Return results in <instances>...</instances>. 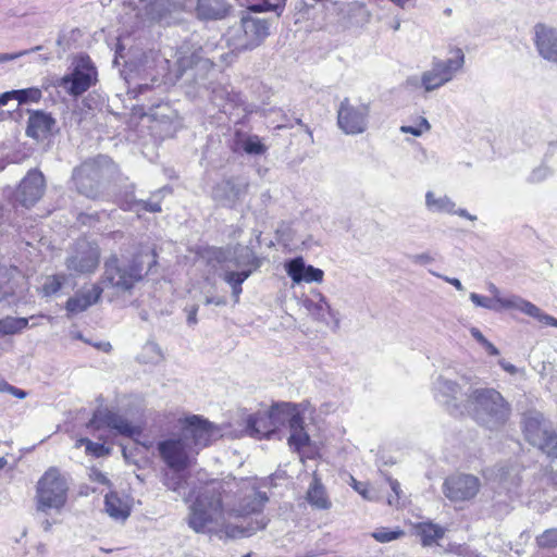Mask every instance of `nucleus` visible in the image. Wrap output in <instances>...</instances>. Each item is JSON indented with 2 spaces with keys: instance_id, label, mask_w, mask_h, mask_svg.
I'll return each mask as SVG.
<instances>
[{
  "instance_id": "obj_52",
  "label": "nucleus",
  "mask_w": 557,
  "mask_h": 557,
  "mask_svg": "<svg viewBox=\"0 0 557 557\" xmlns=\"http://www.w3.org/2000/svg\"><path fill=\"white\" fill-rule=\"evenodd\" d=\"M535 312L528 313L529 317L536 319L539 322L557 327V319L543 312L537 306L534 305Z\"/></svg>"
},
{
  "instance_id": "obj_17",
  "label": "nucleus",
  "mask_w": 557,
  "mask_h": 557,
  "mask_svg": "<svg viewBox=\"0 0 557 557\" xmlns=\"http://www.w3.org/2000/svg\"><path fill=\"white\" fill-rule=\"evenodd\" d=\"M434 397L443 404L451 414H463V404L467 398L459 385L440 375L433 383Z\"/></svg>"
},
{
  "instance_id": "obj_24",
  "label": "nucleus",
  "mask_w": 557,
  "mask_h": 557,
  "mask_svg": "<svg viewBox=\"0 0 557 557\" xmlns=\"http://www.w3.org/2000/svg\"><path fill=\"white\" fill-rule=\"evenodd\" d=\"M287 275L295 284L305 283H321L323 281L324 272L313 265L306 264L301 257L288 260L285 263Z\"/></svg>"
},
{
  "instance_id": "obj_37",
  "label": "nucleus",
  "mask_w": 557,
  "mask_h": 557,
  "mask_svg": "<svg viewBox=\"0 0 557 557\" xmlns=\"http://www.w3.org/2000/svg\"><path fill=\"white\" fill-rule=\"evenodd\" d=\"M234 265L239 269H245L246 267H252L251 270H256L260 267V261L256 257L252 249L247 246H238L234 251Z\"/></svg>"
},
{
  "instance_id": "obj_53",
  "label": "nucleus",
  "mask_w": 557,
  "mask_h": 557,
  "mask_svg": "<svg viewBox=\"0 0 557 557\" xmlns=\"http://www.w3.org/2000/svg\"><path fill=\"white\" fill-rule=\"evenodd\" d=\"M0 393H9V394H11L14 397H17L20 399L25 398L26 395H27V393L25 391L20 389L17 387L9 384L4 380H0Z\"/></svg>"
},
{
  "instance_id": "obj_49",
  "label": "nucleus",
  "mask_w": 557,
  "mask_h": 557,
  "mask_svg": "<svg viewBox=\"0 0 557 557\" xmlns=\"http://www.w3.org/2000/svg\"><path fill=\"white\" fill-rule=\"evenodd\" d=\"M469 297H470V300L476 307H481V308L493 310V311L502 310L499 305L497 302H495L493 298H487V297L481 296L476 293H471Z\"/></svg>"
},
{
  "instance_id": "obj_60",
  "label": "nucleus",
  "mask_w": 557,
  "mask_h": 557,
  "mask_svg": "<svg viewBox=\"0 0 557 557\" xmlns=\"http://www.w3.org/2000/svg\"><path fill=\"white\" fill-rule=\"evenodd\" d=\"M445 282L451 284L457 290H463L465 287L462 285V283L460 282V280L456 278V277H448V276H441Z\"/></svg>"
},
{
  "instance_id": "obj_21",
  "label": "nucleus",
  "mask_w": 557,
  "mask_h": 557,
  "mask_svg": "<svg viewBox=\"0 0 557 557\" xmlns=\"http://www.w3.org/2000/svg\"><path fill=\"white\" fill-rule=\"evenodd\" d=\"M334 10L338 16V23L344 27H362L370 23L371 11L363 2L352 1L347 3H334Z\"/></svg>"
},
{
  "instance_id": "obj_58",
  "label": "nucleus",
  "mask_w": 557,
  "mask_h": 557,
  "mask_svg": "<svg viewBox=\"0 0 557 557\" xmlns=\"http://www.w3.org/2000/svg\"><path fill=\"white\" fill-rule=\"evenodd\" d=\"M185 311L187 312V323L189 325L197 324V312H198V306H191L190 308H185Z\"/></svg>"
},
{
  "instance_id": "obj_25",
  "label": "nucleus",
  "mask_w": 557,
  "mask_h": 557,
  "mask_svg": "<svg viewBox=\"0 0 557 557\" xmlns=\"http://www.w3.org/2000/svg\"><path fill=\"white\" fill-rule=\"evenodd\" d=\"M268 412L276 431L281 426H287L289 429L298 424V421L302 418L298 406L292 403L273 405Z\"/></svg>"
},
{
  "instance_id": "obj_32",
  "label": "nucleus",
  "mask_w": 557,
  "mask_h": 557,
  "mask_svg": "<svg viewBox=\"0 0 557 557\" xmlns=\"http://www.w3.org/2000/svg\"><path fill=\"white\" fill-rule=\"evenodd\" d=\"M417 534L421 537L423 546H432L443 539L445 529L432 522H421L416 525Z\"/></svg>"
},
{
  "instance_id": "obj_4",
  "label": "nucleus",
  "mask_w": 557,
  "mask_h": 557,
  "mask_svg": "<svg viewBox=\"0 0 557 557\" xmlns=\"http://www.w3.org/2000/svg\"><path fill=\"white\" fill-rule=\"evenodd\" d=\"M463 414L488 430H498L509 419L510 406L494 388H468Z\"/></svg>"
},
{
  "instance_id": "obj_57",
  "label": "nucleus",
  "mask_w": 557,
  "mask_h": 557,
  "mask_svg": "<svg viewBox=\"0 0 557 557\" xmlns=\"http://www.w3.org/2000/svg\"><path fill=\"white\" fill-rule=\"evenodd\" d=\"M409 259L417 264H428L433 262V257H431L429 253H418V255H411L409 256Z\"/></svg>"
},
{
  "instance_id": "obj_8",
  "label": "nucleus",
  "mask_w": 557,
  "mask_h": 557,
  "mask_svg": "<svg viewBox=\"0 0 557 557\" xmlns=\"http://www.w3.org/2000/svg\"><path fill=\"white\" fill-rule=\"evenodd\" d=\"M100 262V248L85 238L77 239L66 252L64 265L71 276L95 273Z\"/></svg>"
},
{
  "instance_id": "obj_43",
  "label": "nucleus",
  "mask_w": 557,
  "mask_h": 557,
  "mask_svg": "<svg viewBox=\"0 0 557 557\" xmlns=\"http://www.w3.org/2000/svg\"><path fill=\"white\" fill-rule=\"evenodd\" d=\"M251 274V269H242L240 271L225 270L222 278L230 286H235L242 285Z\"/></svg>"
},
{
  "instance_id": "obj_35",
  "label": "nucleus",
  "mask_w": 557,
  "mask_h": 557,
  "mask_svg": "<svg viewBox=\"0 0 557 557\" xmlns=\"http://www.w3.org/2000/svg\"><path fill=\"white\" fill-rule=\"evenodd\" d=\"M104 509L106 512L115 520L124 521L129 516L128 506L114 493L106 496Z\"/></svg>"
},
{
  "instance_id": "obj_26",
  "label": "nucleus",
  "mask_w": 557,
  "mask_h": 557,
  "mask_svg": "<svg viewBox=\"0 0 557 557\" xmlns=\"http://www.w3.org/2000/svg\"><path fill=\"white\" fill-rule=\"evenodd\" d=\"M55 125V120L45 111H33L29 114L26 135L37 140L47 138Z\"/></svg>"
},
{
  "instance_id": "obj_48",
  "label": "nucleus",
  "mask_w": 557,
  "mask_h": 557,
  "mask_svg": "<svg viewBox=\"0 0 557 557\" xmlns=\"http://www.w3.org/2000/svg\"><path fill=\"white\" fill-rule=\"evenodd\" d=\"M403 535H404L403 530L391 531L386 528L377 529L376 531H374L372 533V537L380 543H388V542L399 539Z\"/></svg>"
},
{
  "instance_id": "obj_3",
  "label": "nucleus",
  "mask_w": 557,
  "mask_h": 557,
  "mask_svg": "<svg viewBox=\"0 0 557 557\" xmlns=\"http://www.w3.org/2000/svg\"><path fill=\"white\" fill-rule=\"evenodd\" d=\"M156 262V253L149 247L140 250L127 262L112 255L104 261L101 276L102 289L112 288L116 293L129 292Z\"/></svg>"
},
{
  "instance_id": "obj_19",
  "label": "nucleus",
  "mask_w": 557,
  "mask_h": 557,
  "mask_svg": "<svg viewBox=\"0 0 557 557\" xmlns=\"http://www.w3.org/2000/svg\"><path fill=\"white\" fill-rule=\"evenodd\" d=\"M147 115L154 123L151 127L159 131L161 137L172 136L182 125L177 111L168 102L151 106Z\"/></svg>"
},
{
  "instance_id": "obj_6",
  "label": "nucleus",
  "mask_w": 557,
  "mask_h": 557,
  "mask_svg": "<svg viewBox=\"0 0 557 557\" xmlns=\"http://www.w3.org/2000/svg\"><path fill=\"white\" fill-rule=\"evenodd\" d=\"M111 160L104 156L83 162L73 170L72 180L76 190L90 199H96L101 194V186L109 172Z\"/></svg>"
},
{
  "instance_id": "obj_42",
  "label": "nucleus",
  "mask_w": 557,
  "mask_h": 557,
  "mask_svg": "<svg viewBox=\"0 0 557 557\" xmlns=\"http://www.w3.org/2000/svg\"><path fill=\"white\" fill-rule=\"evenodd\" d=\"M14 92V100L18 102V104L28 103V102H38L41 97L42 92L37 87H30L25 89H15Z\"/></svg>"
},
{
  "instance_id": "obj_33",
  "label": "nucleus",
  "mask_w": 557,
  "mask_h": 557,
  "mask_svg": "<svg viewBox=\"0 0 557 557\" xmlns=\"http://www.w3.org/2000/svg\"><path fill=\"white\" fill-rule=\"evenodd\" d=\"M308 503L318 509H329L331 502L329 500L325 488L318 478H314L307 492Z\"/></svg>"
},
{
  "instance_id": "obj_14",
  "label": "nucleus",
  "mask_w": 557,
  "mask_h": 557,
  "mask_svg": "<svg viewBox=\"0 0 557 557\" xmlns=\"http://www.w3.org/2000/svg\"><path fill=\"white\" fill-rule=\"evenodd\" d=\"M97 81V70L89 57H79L75 62L73 72L60 78L58 86L69 95L77 97L83 95Z\"/></svg>"
},
{
  "instance_id": "obj_62",
  "label": "nucleus",
  "mask_w": 557,
  "mask_h": 557,
  "mask_svg": "<svg viewBox=\"0 0 557 557\" xmlns=\"http://www.w3.org/2000/svg\"><path fill=\"white\" fill-rule=\"evenodd\" d=\"M482 346L486 349V351L492 355V356H498L499 355V350L490 342V341H485Z\"/></svg>"
},
{
  "instance_id": "obj_36",
  "label": "nucleus",
  "mask_w": 557,
  "mask_h": 557,
  "mask_svg": "<svg viewBox=\"0 0 557 557\" xmlns=\"http://www.w3.org/2000/svg\"><path fill=\"white\" fill-rule=\"evenodd\" d=\"M496 478L499 484L510 492L520 484V469L516 466H502L497 470Z\"/></svg>"
},
{
  "instance_id": "obj_31",
  "label": "nucleus",
  "mask_w": 557,
  "mask_h": 557,
  "mask_svg": "<svg viewBox=\"0 0 557 557\" xmlns=\"http://www.w3.org/2000/svg\"><path fill=\"white\" fill-rule=\"evenodd\" d=\"M17 276L16 268L0 264V301L14 295Z\"/></svg>"
},
{
  "instance_id": "obj_34",
  "label": "nucleus",
  "mask_w": 557,
  "mask_h": 557,
  "mask_svg": "<svg viewBox=\"0 0 557 557\" xmlns=\"http://www.w3.org/2000/svg\"><path fill=\"white\" fill-rule=\"evenodd\" d=\"M426 208L436 213H455L456 203L448 196H436L433 191L425 194Z\"/></svg>"
},
{
  "instance_id": "obj_12",
  "label": "nucleus",
  "mask_w": 557,
  "mask_h": 557,
  "mask_svg": "<svg viewBox=\"0 0 557 557\" xmlns=\"http://www.w3.org/2000/svg\"><path fill=\"white\" fill-rule=\"evenodd\" d=\"M157 449L163 462L174 472L188 469L191 466L194 455H196L181 433L160 441Z\"/></svg>"
},
{
  "instance_id": "obj_44",
  "label": "nucleus",
  "mask_w": 557,
  "mask_h": 557,
  "mask_svg": "<svg viewBox=\"0 0 557 557\" xmlns=\"http://www.w3.org/2000/svg\"><path fill=\"white\" fill-rule=\"evenodd\" d=\"M536 545L543 549L557 548V528L545 530L536 536Z\"/></svg>"
},
{
  "instance_id": "obj_41",
  "label": "nucleus",
  "mask_w": 557,
  "mask_h": 557,
  "mask_svg": "<svg viewBox=\"0 0 557 557\" xmlns=\"http://www.w3.org/2000/svg\"><path fill=\"white\" fill-rule=\"evenodd\" d=\"M28 325V320L26 318H13L7 317L0 320V334L3 335H13Z\"/></svg>"
},
{
  "instance_id": "obj_18",
  "label": "nucleus",
  "mask_w": 557,
  "mask_h": 557,
  "mask_svg": "<svg viewBox=\"0 0 557 557\" xmlns=\"http://www.w3.org/2000/svg\"><path fill=\"white\" fill-rule=\"evenodd\" d=\"M248 182L232 177L218 183L212 189V198L222 207L234 208L248 193Z\"/></svg>"
},
{
  "instance_id": "obj_15",
  "label": "nucleus",
  "mask_w": 557,
  "mask_h": 557,
  "mask_svg": "<svg viewBox=\"0 0 557 557\" xmlns=\"http://www.w3.org/2000/svg\"><path fill=\"white\" fill-rule=\"evenodd\" d=\"M480 490V479L468 473L451 474L443 483V494L451 503L470 502L479 494Z\"/></svg>"
},
{
  "instance_id": "obj_47",
  "label": "nucleus",
  "mask_w": 557,
  "mask_h": 557,
  "mask_svg": "<svg viewBox=\"0 0 557 557\" xmlns=\"http://www.w3.org/2000/svg\"><path fill=\"white\" fill-rule=\"evenodd\" d=\"M244 151L248 154H262L267 148L256 135L249 136L243 144Z\"/></svg>"
},
{
  "instance_id": "obj_7",
  "label": "nucleus",
  "mask_w": 557,
  "mask_h": 557,
  "mask_svg": "<svg viewBox=\"0 0 557 557\" xmlns=\"http://www.w3.org/2000/svg\"><path fill=\"white\" fill-rule=\"evenodd\" d=\"M268 36V21L244 16L238 25L230 28L226 41L233 51L242 52L257 48Z\"/></svg>"
},
{
  "instance_id": "obj_50",
  "label": "nucleus",
  "mask_w": 557,
  "mask_h": 557,
  "mask_svg": "<svg viewBox=\"0 0 557 557\" xmlns=\"http://www.w3.org/2000/svg\"><path fill=\"white\" fill-rule=\"evenodd\" d=\"M552 175L553 170L546 164H541L531 172L528 177V182L531 184H537L547 180Z\"/></svg>"
},
{
  "instance_id": "obj_16",
  "label": "nucleus",
  "mask_w": 557,
  "mask_h": 557,
  "mask_svg": "<svg viewBox=\"0 0 557 557\" xmlns=\"http://www.w3.org/2000/svg\"><path fill=\"white\" fill-rule=\"evenodd\" d=\"M181 434L189 443L194 453L198 454L219 435V431L208 420L193 416L186 420V425Z\"/></svg>"
},
{
  "instance_id": "obj_46",
  "label": "nucleus",
  "mask_w": 557,
  "mask_h": 557,
  "mask_svg": "<svg viewBox=\"0 0 557 557\" xmlns=\"http://www.w3.org/2000/svg\"><path fill=\"white\" fill-rule=\"evenodd\" d=\"M78 444L85 445L86 451L95 457H104L110 454V448L106 447L103 444L94 443L88 438H81Z\"/></svg>"
},
{
  "instance_id": "obj_27",
  "label": "nucleus",
  "mask_w": 557,
  "mask_h": 557,
  "mask_svg": "<svg viewBox=\"0 0 557 557\" xmlns=\"http://www.w3.org/2000/svg\"><path fill=\"white\" fill-rule=\"evenodd\" d=\"M101 294L102 287L95 284L90 288L84 289L69 298L65 305V309L69 314L81 313L94 304L98 302Z\"/></svg>"
},
{
  "instance_id": "obj_5",
  "label": "nucleus",
  "mask_w": 557,
  "mask_h": 557,
  "mask_svg": "<svg viewBox=\"0 0 557 557\" xmlns=\"http://www.w3.org/2000/svg\"><path fill=\"white\" fill-rule=\"evenodd\" d=\"M69 483L58 468H49L38 480L36 486V510L38 515H49L50 510L60 512L67 500Z\"/></svg>"
},
{
  "instance_id": "obj_64",
  "label": "nucleus",
  "mask_w": 557,
  "mask_h": 557,
  "mask_svg": "<svg viewBox=\"0 0 557 557\" xmlns=\"http://www.w3.org/2000/svg\"><path fill=\"white\" fill-rule=\"evenodd\" d=\"M44 518L40 520L41 528L44 531L49 532L52 528V525L55 523V521H50L48 519V515H42Z\"/></svg>"
},
{
  "instance_id": "obj_2",
  "label": "nucleus",
  "mask_w": 557,
  "mask_h": 557,
  "mask_svg": "<svg viewBox=\"0 0 557 557\" xmlns=\"http://www.w3.org/2000/svg\"><path fill=\"white\" fill-rule=\"evenodd\" d=\"M226 0H150L145 14L151 22L171 26L183 21V13L195 14L199 21H219L228 14Z\"/></svg>"
},
{
  "instance_id": "obj_30",
  "label": "nucleus",
  "mask_w": 557,
  "mask_h": 557,
  "mask_svg": "<svg viewBox=\"0 0 557 557\" xmlns=\"http://www.w3.org/2000/svg\"><path fill=\"white\" fill-rule=\"evenodd\" d=\"M304 305L317 320L325 321L327 315H332L331 306L321 293H314L312 297L306 298Z\"/></svg>"
},
{
  "instance_id": "obj_9",
  "label": "nucleus",
  "mask_w": 557,
  "mask_h": 557,
  "mask_svg": "<svg viewBox=\"0 0 557 557\" xmlns=\"http://www.w3.org/2000/svg\"><path fill=\"white\" fill-rule=\"evenodd\" d=\"M176 63L180 75H186L187 81L195 83L205 79L213 67V62L205 57L203 48L190 41H186L180 47Z\"/></svg>"
},
{
  "instance_id": "obj_1",
  "label": "nucleus",
  "mask_w": 557,
  "mask_h": 557,
  "mask_svg": "<svg viewBox=\"0 0 557 557\" xmlns=\"http://www.w3.org/2000/svg\"><path fill=\"white\" fill-rule=\"evenodd\" d=\"M269 500L251 481L235 478L202 487L189 508L188 525L196 533L212 534L225 522V516L246 517L260 512Z\"/></svg>"
},
{
  "instance_id": "obj_45",
  "label": "nucleus",
  "mask_w": 557,
  "mask_h": 557,
  "mask_svg": "<svg viewBox=\"0 0 557 557\" xmlns=\"http://www.w3.org/2000/svg\"><path fill=\"white\" fill-rule=\"evenodd\" d=\"M143 359L145 362L156 363L162 359L161 349L158 344L148 342L143 349Z\"/></svg>"
},
{
  "instance_id": "obj_39",
  "label": "nucleus",
  "mask_w": 557,
  "mask_h": 557,
  "mask_svg": "<svg viewBox=\"0 0 557 557\" xmlns=\"http://www.w3.org/2000/svg\"><path fill=\"white\" fill-rule=\"evenodd\" d=\"M161 190L154 193L148 200H134L127 207V210L140 212L141 210L148 212H160L161 211Z\"/></svg>"
},
{
  "instance_id": "obj_38",
  "label": "nucleus",
  "mask_w": 557,
  "mask_h": 557,
  "mask_svg": "<svg viewBox=\"0 0 557 557\" xmlns=\"http://www.w3.org/2000/svg\"><path fill=\"white\" fill-rule=\"evenodd\" d=\"M304 418L298 421V424L289 428L290 435L288 437V444L295 450H300L302 447L309 444L310 437L305 432Z\"/></svg>"
},
{
  "instance_id": "obj_59",
  "label": "nucleus",
  "mask_w": 557,
  "mask_h": 557,
  "mask_svg": "<svg viewBox=\"0 0 557 557\" xmlns=\"http://www.w3.org/2000/svg\"><path fill=\"white\" fill-rule=\"evenodd\" d=\"M205 305L225 306L226 299L225 297H206Z\"/></svg>"
},
{
  "instance_id": "obj_40",
  "label": "nucleus",
  "mask_w": 557,
  "mask_h": 557,
  "mask_svg": "<svg viewBox=\"0 0 557 557\" xmlns=\"http://www.w3.org/2000/svg\"><path fill=\"white\" fill-rule=\"evenodd\" d=\"M65 282H66L65 274L49 275L45 278V281L40 287V293L45 297L54 296L61 290V288Z\"/></svg>"
},
{
  "instance_id": "obj_13",
  "label": "nucleus",
  "mask_w": 557,
  "mask_h": 557,
  "mask_svg": "<svg viewBox=\"0 0 557 557\" xmlns=\"http://www.w3.org/2000/svg\"><path fill=\"white\" fill-rule=\"evenodd\" d=\"M455 57L445 61L436 60L432 69L421 75V85L425 91H433L450 82L456 73L465 64V54L461 49H456Z\"/></svg>"
},
{
  "instance_id": "obj_29",
  "label": "nucleus",
  "mask_w": 557,
  "mask_h": 557,
  "mask_svg": "<svg viewBox=\"0 0 557 557\" xmlns=\"http://www.w3.org/2000/svg\"><path fill=\"white\" fill-rule=\"evenodd\" d=\"M246 432L255 438H270L275 432L269 412H258L247 419Z\"/></svg>"
},
{
  "instance_id": "obj_51",
  "label": "nucleus",
  "mask_w": 557,
  "mask_h": 557,
  "mask_svg": "<svg viewBox=\"0 0 557 557\" xmlns=\"http://www.w3.org/2000/svg\"><path fill=\"white\" fill-rule=\"evenodd\" d=\"M430 128H431V125H430L429 121L424 117H421L419 126L404 125L400 127V132L404 134H411L416 137H419L423 134V132L430 131Z\"/></svg>"
},
{
  "instance_id": "obj_23",
  "label": "nucleus",
  "mask_w": 557,
  "mask_h": 557,
  "mask_svg": "<svg viewBox=\"0 0 557 557\" xmlns=\"http://www.w3.org/2000/svg\"><path fill=\"white\" fill-rule=\"evenodd\" d=\"M534 36L539 54L557 64V28L545 24H536Z\"/></svg>"
},
{
  "instance_id": "obj_56",
  "label": "nucleus",
  "mask_w": 557,
  "mask_h": 557,
  "mask_svg": "<svg viewBox=\"0 0 557 557\" xmlns=\"http://www.w3.org/2000/svg\"><path fill=\"white\" fill-rule=\"evenodd\" d=\"M183 484V480L180 474L166 475L164 478V485L174 492L178 491Z\"/></svg>"
},
{
  "instance_id": "obj_55",
  "label": "nucleus",
  "mask_w": 557,
  "mask_h": 557,
  "mask_svg": "<svg viewBox=\"0 0 557 557\" xmlns=\"http://www.w3.org/2000/svg\"><path fill=\"white\" fill-rule=\"evenodd\" d=\"M41 49V46H37L35 48H32L29 50H22V51H18V52H15V53H1L0 52V63H4V62H8V61H13L15 59H18L23 55H26L30 52H34V51H38Z\"/></svg>"
},
{
  "instance_id": "obj_10",
  "label": "nucleus",
  "mask_w": 557,
  "mask_h": 557,
  "mask_svg": "<svg viewBox=\"0 0 557 557\" xmlns=\"http://www.w3.org/2000/svg\"><path fill=\"white\" fill-rule=\"evenodd\" d=\"M524 437L549 459H557V434L541 414L529 416L524 420Z\"/></svg>"
},
{
  "instance_id": "obj_20",
  "label": "nucleus",
  "mask_w": 557,
  "mask_h": 557,
  "mask_svg": "<svg viewBox=\"0 0 557 557\" xmlns=\"http://www.w3.org/2000/svg\"><path fill=\"white\" fill-rule=\"evenodd\" d=\"M89 426L95 429L110 428L126 436H134L140 433L138 426L132 425L124 417L107 408H100L94 412Z\"/></svg>"
},
{
  "instance_id": "obj_61",
  "label": "nucleus",
  "mask_w": 557,
  "mask_h": 557,
  "mask_svg": "<svg viewBox=\"0 0 557 557\" xmlns=\"http://www.w3.org/2000/svg\"><path fill=\"white\" fill-rule=\"evenodd\" d=\"M10 100H14V92H13V90L5 91V92L0 95V107L5 106Z\"/></svg>"
},
{
  "instance_id": "obj_54",
  "label": "nucleus",
  "mask_w": 557,
  "mask_h": 557,
  "mask_svg": "<svg viewBox=\"0 0 557 557\" xmlns=\"http://www.w3.org/2000/svg\"><path fill=\"white\" fill-rule=\"evenodd\" d=\"M387 481L391 486V490L394 493V496L388 497V504L391 506H394V505L398 504V500L400 498V494H401L400 483L397 480L392 479V478H387Z\"/></svg>"
},
{
  "instance_id": "obj_11",
  "label": "nucleus",
  "mask_w": 557,
  "mask_h": 557,
  "mask_svg": "<svg viewBox=\"0 0 557 557\" xmlns=\"http://www.w3.org/2000/svg\"><path fill=\"white\" fill-rule=\"evenodd\" d=\"M370 102L345 98L337 110L338 127L347 135L362 134L368 127Z\"/></svg>"
},
{
  "instance_id": "obj_63",
  "label": "nucleus",
  "mask_w": 557,
  "mask_h": 557,
  "mask_svg": "<svg viewBox=\"0 0 557 557\" xmlns=\"http://www.w3.org/2000/svg\"><path fill=\"white\" fill-rule=\"evenodd\" d=\"M470 333L471 335L473 336V338H475L481 345L486 341L485 336L482 334V332L476 329V327H472L470 330Z\"/></svg>"
},
{
  "instance_id": "obj_28",
  "label": "nucleus",
  "mask_w": 557,
  "mask_h": 557,
  "mask_svg": "<svg viewBox=\"0 0 557 557\" xmlns=\"http://www.w3.org/2000/svg\"><path fill=\"white\" fill-rule=\"evenodd\" d=\"M487 289L493 295L494 301L497 302L502 309L519 310L527 315L528 313L535 312L534 304L518 295L503 296L499 288L494 283H488Z\"/></svg>"
},
{
  "instance_id": "obj_22",
  "label": "nucleus",
  "mask_w": 557,
  "mask_h": 557,
  "mask_svg": "<svg viewBox=\"0 0 557 557\" xmlns=\"http://www.w3.org/2000/svg\"><path fill=\"white\" fill-rule=\"evenodd\" d=\"M45 188L44 174L36 169L28 171L18 187L21 203L26 208L34 206L42 197Z\"/></svg>"
}]
</instances>
